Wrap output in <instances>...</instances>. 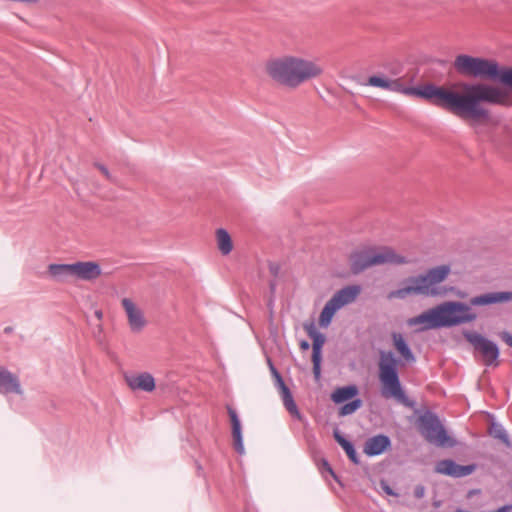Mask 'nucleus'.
I'll return each mask as SVG.
<instances>
[{
    "label": "nucleus",
    "instance_id": "obj_34",
    "mask_svg": "<svg viewBox=\"0 0 512 512\" xmlns=\"http://www.w3.org/2000/svg\"><path fill=\"white\" fill-rule=\"evenodd\" d=\"M425 495V487L423 485H417L415 488H414V496L417 498V499H421L423 498Z\"/></svg>",
    "mask_w": 512,
    "mask_h": 512
},
{
    "label": "nucleus",
    "instance_id": "obj_32",
    "mask_svg": "<svg viewBox=\"0 0 512 512\" xmlns=\"http://www.w3.org/2000/svg\"><path fill=\"white\" fill-rule=\"evenodd\" d=\"M94 165H95V167H96V168H98V169L101 171V173H102V174H103V175H104L108 180H110V181H114V179H113L112 175L110 174V172H109L108 168H107L105 165H103V164H101V163H98V162H96Z\"/></svg>",
    "mask_w": 512,
    "mask_h": 512
},
{
    "label": "nucleus",
    "instance_id": "obj_28",
    "mask_svg": "<svg viewBox=\"0 0 512 512\" xmlns=\"http://www.w3.org/2000/svg\"><path fill=\"white\" fill-rule=\"evenodd\" d=\"M390 81L391 79L373 75L368 78L367 85L388 90L390 86Z\"/></svg>",
    "mask_w": 512,
    "mask_h": 512
},
{
    "label": "nucleus",
    "instance_id": "obj_6",
    "mask_svg": "<svg viewBox=\"0 0 512 512\" xmlns=\"http://www.w3.org/2000/svg\"><path fill=\"white\" fill-rule=\"evenodd\" d=\"M379 355L378 377L381 384V395L387 399L393 398L407 407H412L414 403L406 395L400 381L398 359L392 351L381 350Z\"/></svg>",
    "mask_w": 512,
    "mask_h": 512
},
{
    "label": "nucleus",
    "instance_id": "obj_25",
    "mask_svg": "<svg viewBox=\"0 0 512 512\" xmlns=\"http://www.w3.org/2000/svg\"><path fill=\"white\" fill-rule=\"evenodd\" d=\"M218 248L223 255L229 254L233 249L231 237L227 230L219 228L216 232Z\"/></svg>",
    "mask_w": 512,
    "mask_h": 512
},
{
    "label": "nucleus",
    "instance_id": "obj_41",
    "mask_svg": "<svg viewBox=\"0 0 512 512\" xmlns=\"http://www.w3.org/2000/svg\"><path fill=\"white\" fill-rule=\"evenodd\" d=\"M12 330H13V328H12V327H10V326L5 327V328H4V333H5V334H9V333H11V332H12Z\"/></svg>",
    "mask_w": 512,
    "mask_h": 512
},
{
    "label": "nucleus",
    "instance_id": "obj_29",
    "mask_svg": "<svg viewBox=\"0 0 512 512\" xmlns=\"http://www.w3.org/2000/svg\"><path fill=\"white\" fill-rule=\"evenodd\" d=\"M281 394V398L283 400V404L285 406V408L287 409L288 412H290L291 410H296V403L294 401V398H293V395L290 391V389L280 393Z\"/></svg>",
    "mask_w": 512,
    "mask_h": 512
},
{
    "label": "nucleus",
    "instance_id": "obj_40",
    "mask_svg": "<svg viewBox=\"0 0 512 512\" xmlns=\"http://www.w3.org/2000/svg\"><path fill=\"white\" fill-rule=\"evenodd\" d=\"M94 314H95V316H96V318H97L98 320H102V318H103V313H102V311H101V310H96Z\"/></svg>",
    "mask_w": 512,
    "mask_h": 512
},
{
    "label": "nucleus",
    "instance_id": "obj_35",
    "mask_svg": "<svg viewBox=\"0 0 512 512\" xmlns=\"http://www.w3.org/2000/svg\"><path fill=\"white\" fill-rule=\"evenodd\" d=\"M280 265L277 263H269V271L276 278L280 273Z\"/></svg>",
    "mask_w": 512,
    "mask_h": 512
},
{
    "label": "nucleus",
    "instance_id": "obj_12",
    "mask_svg": "<svg viewBox=\"0 0 512 512\" xmlns=\"http://www.w3.org/2000/svg\"><path fill=\"white\" fill-rule=\"evenodd\" d=\"M121 304L127 315L131 331L134 333L141 332L147 324L143 311L130 298H123Z\"/></svg>",
    "mask_w": 512,
    "mask_h": 512
},
{
    "label": "nucleus",
    "instance_id": "obj_16",
    "mask_svg": "<svg viewBox=\"0 0 512 512\" xmlns=\"http://www.w3.org/2000/svg\"><path fill=\"white\" fill-rule=\"evenodd\" d=\"M391 447V439L385 434H378L368 438L364 445V453L373 457L383 454Z\"/></svg>",
    "mask_w": 512,
    "mask_h": 512
},
{
    "label": "nucleus",
    "instance_id": "obj_42",
    "mask_svg": "<svg viewBox=\"0 0 512 512\" xmlns=\"http://www.w3.org/2000/svg\"><path fill=\"white\" fill-rule=\"evenodd\" d=\"M275 287H276L275 282H271V283H270V289H271L272 291H274V290H275Z\"/></svg>",
    "mask_w": 512,
    "mask_h": 512
},
{
    "label": "nucleus",
    "instance_id": "obj_1",
    "mask_svg": "<svg viewBox=\"0 0 512 512\" xmlns=\"http://www.w3.org/2000/svg\"><path fill=\"white\" fill-rule=\"evenodd\" d=\"M463 90V93H459L431 83L418 87H407L398 79L391 80L388 89V91L423 98L455 116L469 118L474 122H486L490 119V111L482 104L511 105L509 92L493 84L465 83Z\"/></svg>",
    "mask_w": 512,
    "mask_h": 512
},
{
    "label": "nucleus",
    "instance_id": "obj_10",
    "mask_svg": "<svg viewBox=\"0 0 512 512\" xmlns=\"http://www.w3.org/2000/svg\"><path fill=\"white\" fill-rule=\"evenodd\" d=\"M304 329L308 336L312 339V362H313V374L315 380H319L321 377V362H322V348L325 343V335L316 329L313 322L305 323Z\"/></svg>",
    "mask_w": 512,
    "mask_h": 512
},
{
    "label": "nucleus",
    "instance_id": "obj_7",
    "mask_svg": "<svg viewBox=\"0 0 512 512\" xmlns=\"http://www.w3.org/2000/svg\"><path fill=\"white\" fill-rule=\"evenodd\" d=\"M408 261L404 256L395 253L390 248H384L377 252L372 247H363L355 249L349 256L350 270L354 275H358L373 265L381 264H405Z\"/></svg>",
    "mask_w": 512,
    "mask_h": 512
},
{
    "label": "nucleus",
    "instance_id": "obj_4",
    "mask_svg": "<svg viewBox=\"0 0 512 512\" xmlns=\"http://www.w3.org/2000/svg\"><path fill=\"white\" fill-rule=\"evenodd\" d=\"M453 66L460 75L497 81L512 91V67L500 66L495 60L467 54L456 56Z\"/></svg>",
    "mask_w": 512,
    "mask_h": 512
},
{
    "label": "nucleus",
    "instance_id": "obj_36",
    "mask_svg": "<svg viewBox=\"0 0 512 512\" xmlns=\"http://www.w3.org/2000/svg\"><path fill=\"white\" fill-rule=\"evenodd\" d=\"M289 413L298 420H303V415L300 413L298 407H296V410L293 409Z\"/></svg>",
    "mask_w": 512,
    "mask_h": 512
},
{
    "label": "nucleus",
    "instance_id": "obj_20",
    "mask_svg": "<svg viewBox=\"0 0 512 512\" xmlns=\"http://www.w3.org/2000/svg\"><path fill=\"white\" fill-rule=\"evenodd\" d=\"M359 390L356 385H347L337 388L332 394L331 399L336 404H341L353 399L358 395Z\"/></svg>",
    "mask_w": 512,
    "mask_h": 512
},
{
    "label": "nucleus",
    "instance_id": "obj_23",
    "mask_svg": "<svg viewBox=\"0 0 512 512\" xmlns=\"http://www.w3.org/2000/svg\"><path fill=\"white\" fill-rule=\"evenodd\" d=\"M392 336H393L394 346H395L396 350L398 351V353L408 363L414 362L416 360L415 356H414L410 346L408 345V343L404 339L403 335L400 334V333H393Z\"/></svg>",
    "mask_w": 512,
    "mask_h": 512
},
{
    "label": "nucleus",
    "instance_id": "obj_14",
    "mask_svg": "<svg viewBox=\"0 0 512 512\" xmlns=\"http://www.w3.org/2000/svg\"><path fill=\"white\" fill-rule=\"evenodd\" d=\"M0 393H14L18 395L23 394V390L18 376L10 372L4 366H0Z\"/></svg>",
    "mask_w": 512,
    "mask_h": 512
},
{
    "label": "nucleus",
    "instance_id": "obj_11",
    "mask_svg": "<svg viewBox=\"0 0 512 512\" xmlns=\"http://www.w3.org/2000/svg\"><path fill=\"white\" fill-rule=\"evenodd\" d=\"M476 468V464L460 465L452 459H444L436 463L435 472L452 478H462L472 474Z\"/></svg>",
    "mask_w": 512,
    "mask_h": 512
},
{
    "label": "nucleus",
    "instance_id": "obj_19",
    "mask_svg": "<svg viewBox=\"0 0 512 512\" xmlns=\"http://www.w3.org/2000/svg\"><path fill=\"white\" fill-rule=\"evenodd\" d=\"M359 293L360 287L358 285H348L337 291L330 299L340 309L354 301Z\"/></svg>",
    "mask_w": 512,
    "mask_h": 512
},
{
    "label": "nucleus",
    "instance_id": "obj_27",
    "mask_svg": "<svg viewBox=\"0 0 512 512\" xmlns=\"http://www.w3.org/2000/svg\"><path fill=\"white\" fill-rule=\"evenodd\" d=\"M362 403L363 402L360 398L350 400L347 403L344 402V404L339 408V416L343 417L353 414L362 406Z\"/></svg>",
    "mask_w": 512,
    "mask_h": 512
},
{
    "label": "nucleus",
    "instance_id": "obj_33",
    "mask_svg": "<svg viewBox=\"0 0 512 512\" xmlns=\"http://www.w3.org/2000/svg\"><path fill=\"white\" fill-rule=\"evenodd\" d=\"M499 337L503 342H505L509 347H512V334L508 331H502L499 333Z\"/></svg>",
    "mask_w": 512,
    "mask_h": 512
},
{
    "label": "nucleus",
    "instance_id": "obj_38",
    "mask_svg": "<svg viewBox=\"0 0 512 512\" xmlns=\"http://www.w3.org/2000/svg\"><path fill=\"white\" fill-rule=\"evenodd\" d=\"M268 365H269V369H270V372L271 374H273V371L274 370H277V368L274 366L272 360L270 358H268Z\"/></svg>",
    "mask_w": 512,
    "mask_h": 512
},
{
    "label": "nucleus",
    "instance_id": "obj_5",
    "mask_svg": "<svg viewBox=\"0 0 512 512\" xmlns=\"http://www.w3.org/2000/svg\"><path fill=\"white\" fill-rule=\"evenodd\" d=\"M449 265H440L429 269L426 274L411 276L405 280L406 286L393 290L389 293L390 299H405L409 295L438 296L441 294L436 287L449 275Z\"/></svg>",
    "mask_w": 512,
    "mask_h": 512
},
{
    "label": "nucleus",
    "instance_id": "obj_8",
    "mask_svg": "<svg viewBox=\"0 0 512 512\" xmlns=\"http://www.w3.org/2000/svg\"><path fill=\"white\" fill-rule=\"evenodd\" d=\"M418 428L427 442L436 446L454 447L456 441L451 438L439 417L432 411L427 410L418 418Z\"/></svg>",
    "mask_w": 512,
    "mask_h": 512
},
{
    "label": "nucleus",
    "instance_id": "obj_26",
    "mask_svg": "<svg viewBox=\"0 0 512 512\" xmlns=\"http://www.w3.org/2000/svg\"><path fill=\"white\" fill-rule=\"evenodd\" d=\"M489 433L492 437L499 439L507 448H511L512 443L506 429L499 423L493 422L491 424Z\"/></svg>",
    "mask_w": 512,
    "mask_h": 512
},
{
    "label": "nucleus",
    "instance_id": "obj_21",
    "mask_svg": "<svg viewBox=\"0 0 512 512\" xmlns=\"http://www.w3.org/2000/svg\"><path fill=\"white\" fill-rule=\"evenodd\" d=\"M333 436L336 442L343 448L350 461L354 464H359L360 460L354 444L350 440L346 439L338 429L334 430Z\"/></svg>",
    "mask_w": 512,
    "mask_h": 512
},
{
    "label": "nucleus",
    "instance_id": "obj_22",
    "mask_svg": "<svg viewBox=\"0 0 512 512\" xmlns=\"http://www.w3.org/2000/svg\"><path fill=\"white\" fill-rule=\"evenodd\" d=\"M50 276L59 282L67 281L69 277H74L72 264H50L48 266Z\"/></svg>",
    "mask_w": 512,
    "mask_h": 512
},
{
    "label": "nucleus",
    "instance_id": "obj_18",
    "mask_svg": "<svg viewBox=\"0 0 512 512\" xmlns=\"http://www.w3.org/2000/svg\"><path fill=\"white\" fill-rule=\"evenodd\" d=\"M227 411L232 424V436L234 439V448L239 454L244 453V445H243V436H242V428L241 422L238 417V414L234 408L231 406L227 407Z\"/></svg>",
    "mask_w": 512,
    "mask_h": 512
},
{
    "label": "nucleus",
    "instance_id": "obj_31",
    "mask_svg": "<svg viewBox=\"0 0 512 512\" xmlns=\"http://www.w3.org/2000/svg\"><path fill=\"white\" fill-rule=\"evenodd\" d=\"M320 471H321V473H324V472L329 473L337 482H340L338 476L335 474L330 463L325 458H323L321 460Z\"/></svg>",
    "mask_w": 512,
    "mask_h": 512
},
{
    "label": "nucleus",
    "instance_id": "obj_24",
    "mask_svg": "<svg viewBox=\"0 0 512 512\" xmlns=\"http://www.w3.org/2000/svg\"><path fill=\"white\" fill-rule=\"evenodd\" d=\"M339 310V307L335 306L334 302L329 299L324 305L320 317L319 324L321 327H328L335 315V313Z\"/></svg>",
    "mask_w": 512,
    "mask_h": 512
},
{
    "label": "nucleus",
    "instance_id": "obj_3",
    "mask_svg": "<svg viewBox=\"0 0 512 512\" xmlns=\"http://www.w3.org/2000/svg\"><path fill=\"white\" fill-rule=\"evenodd\" d=\"M477 315L469 305L458 301H449L437 305L410 320V324H422L423 330L453 327L476 320Z\"/></svg>",
    "mask_w": 512,
    "mask_h": 512
},
{
    "label": "nucleus",
    "instance_id": "obj_9",
    "mask_svg": "<svg viewBox=\"0 0 512 512\" xmlns=\"http://www.w3.org/2000/svg\"><path fill=\"white\" fill-rule=\"evenodd\" d=\"M463 335L474 349L481 353L484 365L495 367L499 365L500 350L494 341L477 332L464 331Z\"/></svg>",
    "mask_w": 512,
    "mask_h": 512
},
{
    "label": "nucleus",
    "instance_id": "obj_15",
    "mask_svg": "<svg viewBox=\"0 0 512 512\" xmlns=\"http://www.w3.org/2000/svg\"><path fill=\"white\" fill-rule=\"evenodd\" d=\"M72 271L75 278L86 281L94 280L101 275L100 265L92 261L72 263Z\"/></svg>",
    "mask_w": 512,
    "mask_h": 512
},
{
    "label": "nucleus",
    "instance_id": "obj_17",
    "mask_svg": "<svg viewBox=\"0 0 512 512\" xmlns=\"http://www.w3.org/2000/svg\"><path fill=\"white\" fill-rule=\"evenodd\" d=\"M127 384L132 390H141L151 392L155 389V379L147 372L140 373L136 376L127 377Z\"/></svg>",
    "mask_w": 512,
    "mask_h": 512
},
{
    "label": "nucleus",
    "instance_id": "obj_2",
    "mask_svg": "<svg viewBox=\"0 0 512 512\" xmlns=\"http://www.w3.org/2000/svg\"><path fill=\"white\" fill-rule=\"evenodd\" d=\"M266 71L275 82L289 88H296L300 84L320 76L323 73V68L314 61L284 56L268 61Z\"/></svg>",
    "mask_w": 512,
    "mask_h": 512
},
{
    "label": "nucleus",
    "instance_id": "obj_30",
    "mask_svg": "<svg viewBox=\"0 0 512 512\" xmlns=\"http://www.w3.org/2000/svg\"><path fill=\"white\" fill-rule=\"evenodd\" d=\"M272 376L275 381V386L277 387L280 393L289 389V387L285 384L284 379L278 370H274Z\"/></svg>",
    "mask_w": 512,
    "mask_h": 512
},
{
    "label": "nucleus",
    "instance_id": "obj_13",
    "mask_svg": "<svg viewBox=\"0 0 512 512\" xmlns=\"http://www.w3.org/2000/svg\"><path fill=\"white\" fill-rule=\"evenodd\" d=\"M512 301V291L488 292L470 299L471 306H487Z\"/></svg>",
    "mask_w": 512,
    "mask_h": 512
},
{
    "label": "nucleus",
    "instance_id": "obj_39",
    "mask_svg": "<svg viewBox=\"0 0 512 512\" xmlns=\"http://www.w3.org/2000/svg\"><path fill=\"white\" fill-rule=\"evenodd\" d=\"M384 491L388 494V495H395L394 491L391 489L390 486L386 485L384 487Z\"/></svg>",
    "mask_w": 512,
    "mask_h": 512
},
{
    "label": "nucleus",
    "instance_id": "obj_37",
    "mask_svg": "<svg viewBox=\"0 0 512 512\" xmlns=\"http://www.w3.org/2000/svg\"><path fill=\"white\" fill-rule=\"evenodd\" d=\"M299 346L302 351H307L310 348V343L307 340H302Z\"/></svg>",
    "mask_w": 512,
    "mask_h": 512
}]
</instances>
